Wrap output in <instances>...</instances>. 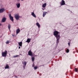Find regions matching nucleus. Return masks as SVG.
I'll list each match as a JSON object with an SVG mask.
<instances>
[{"label": "nucleus", "instance_id": "nucleus-1", "mask_svg": "<svg viewBox=\"0 0 78 78\" xmlns=\"http://www.w3.org/2000/svg\"><path fill=\"white\" fill-rule=\"evenodd\" d=\"M54 35L57 39H60V36L59 34V32L55 31L54 32Z\"/></svg>", "mask_w": 78, "mask_h": 78}, {"label": "nucleus", "instance_id": "nucleus-2", "mask_svg": "<svg viewBox=\"0 0 78 78\" xmlns=\"http://www.w3.org/2000/svg\"><path fill=\"white\" fill-rule=\"evenodd\" d=\"M8 52L7 51H5V52H2V56L5 57V56H6V55H7V53Z\"/></svg>", "mask_w": 78, "mask_h": 78}, {"label": "nucleus", "instance_id": "nucleus-3", "mask_svg": "<svg viewBox=\"0 0 78 78\" xmlns=\"http://www.w3.org/2000/svg\"><path fill=\"white\" fill-rule=\"evenodd\" d=\"M15 17L16 20H19L20 18V16H19V14H16L15 15Z\"/></svg>", "mask_w": 78, "mask_h": 78}, {"label": "nucleus", "instance_id": "nucleus-4", "mask_svg": "<svg viewBox=\"0 0 78 78\" xmlns=\"http://www.w3.org/2000/svg\"><path fill=\"white\" fill-rule=\"evenodd\" d=\"M5 11V9L4 8H1L0 9V14L1 13H3V12Z\"/></svg>", "mask_w": 78, "mask_h": 78}, {"label": "nucleus", "instance_id": "nucleus-5", "mask_svg": "<svg viewBox=\"0 0 78 78\" xmlns=\"http://www.w3.org/2000/svg\"><path fill=\"white\" fill-rule=\"evenodd\" d=\"M9 16L10 18V20H11L12 22H13L14 21V20L13 19V17L11 16V15L10 14H9Z\"/></svg>", "mask_w": 78, "mask_h": 78}, {"label": "nucleus", "instance_id": "nucleus-6", "mask_svg": "<svg viewBox=\"0 0 78 78\" xmlns=\"http://www.w3.org/2000/svg\"><path fill=\"white\" fill-rule=\"evenodd\" d=\"M16 5L17 8H19L20 7V3H17L16 4Z\"/></svg>", "mask_w": 78, "mask_h": 78}, {"label": "nucleus", "instance_id": "nucleus-7", "mask_svg": "<svg viewBox=\"0 0 78 78\" xmlns=\"http://www.w3.org/2000/svg\"><path fill=\"white\" fill-rule=\"evenodd\" d=\"M28 55L30 56H32L33 55V53L31 52V50H30L28 52Z\"/></svg>", "mask_w": 78, "mask_h": 78}, {"label": "nucleus", "instance_id": "nucleus-8", "mask_svg": "<svg viewBox=\"0 0 78 78\" xmlns=\"http://www.w3.org/2000/svg\"><path fill=\"white\" fill-rule=\"evenodd\" d=\"M31 15L32 16H33V17H35V18H36V15H35L34 12H31Z\"/></svg>", "mask_w": 78, "mask_h": 78}, {"label": "nucleus", "instance_id": "nucleus-9", "mask_svg": "<svg viewBox=\"0 0 78 78\" xmlns=\"http://www.w3.org/2000/svg\"><path fill=\"white\" fill-rule=\"evenodd\" d=\"M20 32V30L19 29H17L16 32V34H17L19 33Z\"/></svg>", "mask_w": 78, "mask_h": 78}, {"label": "nucleus", "instance_id": "nucleus-10", "mask_svg": "<svg viewBox=\"0 0 78 78\" xmlns=\"http://www.w3.org/2000/svg\"><path fill=\"white\" fill-rule=\"evenodd\" d=\"M6 18H3L2 19V22H5V21H6Z\"/></svg>", "mask_w": 78, "mask_h": 78}, {"label": "nucleus", "instance_id": "nucleus-11", "mask_svg": "<svg viewBox=\"0 0 78 78\" xmlns=\"http://www.w3.org/2000/svg\"><path fill=\"white\" fill-rule=\"evenodd\" d=\"M23 64V65H24L25 66L27 65V62L24 61L23 62H22Z\"/></svg>", "mask_w": 78, "mask_h": 78}, {"label": "nucleus", "instance_id": "nucleus-12", "mask_svg": "<svg viewBox=\"0 0 78 78\" xmlns=\"http://www.w3.org/2000/svg\"><path fill=\"white\" fill-rule=\"evenodd\" d=\"M65 5V2L64 0L62 1L61 5Z\"/></svg>", "mask_w": 78, "mask_h": 78}, {"label": "nucleus", "instance_id": "nucleus-13", "mask_svg": "<svg viewBox=\"0 0 78 78\" xmlns=\"http://www.w3.org/2000/svg\"><path fill=\"white\" fill-rule=\"evenodd\" d=\"M18 44H19V45L20 46V47H22V42H19L18 43Z\"/></svg>", "mask_w": 78, "mask_h": 78}, {"label": "nucleus", "instance_id": "nucleus-14", "mask_svg": "<svg viewBox=\"0 0 78 78\" xmlns=\"http://www.w3.org/2000/svg\"><path fill=\"white\" fill-rule=\"evenodd\" d=\"M47 12H43V17H45V16L47 14Z\"/></svg>", "mask_w": 78, "mask_h": 78}, {"label": "nucleus", "instance_id": "nucleus-15", "mask_svg": "<svg viewBox=\"0 0 78 78\" xmlns=\"http://www.w3.org/2000/svg\"><path fill=\"white\" fill-rule=\"evenodd\" d=\"M30 41H31V39L28 38L27 39L26 42H27L28 43H29V42H30Z\"/></svg>", "mask_w": 78, "mask_h": 78}, {"label": "nucleus", "instance_id": "nucleus-16", "mask_svg": "<svg viewBox=\"0 0 78 78\" xmlns=\"http://www.w3.org/2000/svg\"><path fill=\"white\" fill-rule=\"evenodd\" d=\"M46 5H47V4L46 3H45L42 5V7H43V8H45V7L46 6Z\"/></svg>", "mask_w": 78, "mask_h": 78}, {"label": "nucleus", "instance_id": "nucleus-17", "mask_svg": "<svg viewBox=\"0 0 78 78\" xmlns=\"http://www.w3.org/2000/svg\"><path fill=\"white\" fill-rule=\"evenodd\" d=\"M36 25H37V26L38 28H40V24H39V23H37Z\"/></svg>", "mask_w": 78, "mask_h": 78}, {"label": "nucleus", "instance_id": "nucleus-18", "mask_svg": "<svg viewBox=\"0 0 78 78\" xmlns=\"http://www.w3.org/2000/svg\"><path fill=\"white\" fill-rule=\"evenodd\" d=\"M8 28L9 31H10V28H11V25H10L9 24L8 25Z\"/></svg>", "mask_w": 78, "mask_h": 78}, {"label": "nucleus", "instance_id": "nucleus-19", "mask_svg": "<svg viewBox=\"0 0 78 78\" xmlns=\"http://www.w3.org/2000/svg\"><path fill=\"white\" fill-rule=\"evenodd\" d=\"M5 69H9V66H8V65H7L5 67Z\"/></svg>", "mask_w": 78, "mask_h": 78}, {"label": "nucleus", "instance_id": "nucleus-20", "mask_svg": "<svg viewBox=\"0 0 78 78\" xmlns=\"http://www.w3.org/2000/svg\"><path fill=\"white\" fill-rule=\"evenodd\" d=\"M57 43H58L59 42V38L57 39Z\"/></svg>", "mask_w": 78, "mask_h": 78}, {"label": "nucleus", "instance_id": "nucleus-21", "mask_svg": "<svg viewBox=\"0 0 78 78\" xmlns=\"http://www.w3.org/2000/svg\"><path fill=\"white\" fill-rule=\"evenodd\" d=\"M32 61H34V58L32 57Z\"/></svg>", "mask_w": 78, "mask_h": 78}, {"label": "nucleus", "instance_id": "nucleus-22", "mask_svg": "<svg viewBox=\"0 0 78 78\" xmlns=\"http://www.w3.org/2000/svg\"><path fill=\"white\" fill-rule=\"evenodd\" d=\"M34 69L35 70H36V69H37V66H34Z\"/></svg>", "mask_w": 78, "mask_h": 78}, {"label": "nucleus", "instance_id": "nucleus-23", "mask_svg": "<svg viewBox=\"0 0 78 78\" xmlns=\"http://www.w3.org/2000/svg\"><path fill=\"white\" fill-rule=\"evenodd\" d=\"M9 41H6V44H9Z\"/></svg>", "mask_w": 78, "mask_h": 78}, {"label": "nucleus", "instance_id": "nucleus-24", "mask_svg": "<svg viewBox=\"0 0 78 78\" xmlns=\"http://www.w3.org/2000/svg\"><path fill=\"white\" fill-rule=\"evenodd\" d=\"M66 52H67V53H69V49H67V50Z\"/></svg>", "mask_w": 78, "mask_h": 78}, {"label": "nucleus", "instance_id": "nucleus-25", "mask_svg": "<svg viewBox=\"0 0 78 78\" xmlns=\"http://www.w3.org/2000/svg\"><path fill=\"white\" fill-rule=\"evenodd\" d=\"M18 56H19V55H16L14 56V58H16V57H18Z\"/></svg>", "mask_w": 78, "mask_h": 78}, {"label": "nucleus", "instance_id": "nucleus-26", "mask_svg": "<svg viewBox=\"0 0 78 78\" xmlns=\"http://www.w3.org/2000/svg\"><path fill=\"white\" fill-rule=\"evenodd\" d=\"M75 70L76 72H77V71L78 70V69H77V68H76L75 69Z\"/></svg>", "mask_w": 78, "mask_h": 78}, {"label": "nucleus", "instance_id": "nucleus-27", "mask_svg": "<svg viewBox=\"0 0 78 78\" xmlns=\"http://www.w3.org/2000/svg\"><path fill=\"white\" fill-rule=\"evenodd\" d=\"M68 44L69 45H70V43H68Z\"/></svg>", "mask_w": 78, "mask_h": 78}, {"label": "nucleus", "instance_id": "nucleus-28", "mask_svg": "<svg viewBox=\"0 0 78 78\" xmlns=\"http://www.w3.org/2000/svg\"><path fill=\"white\" fill-rule=\"evenodd\" d=\"M23 67L24 69H25V66H23Z\"/></svg>", "mask_w": 78, "mask_h": 78}, {"label": "nucleus", "instance_id": "nucleus-29", "mask_svg": "<svg viewBox=\"0 0 78 78\" xmlns=\"http://www.w3.org/2000/svg\"><path fill=\"white\" fill-rule=\"evenodd\" d=\"M12 36L14 37V36H15V35H13V34H12Z\"/></svg>", "mask_w": 78, "mask_h": 78}, {"label": "nucleus", "instance_id": "nucleus-30", "mask_svg": "<svg viewBox=\"0 0 78 78\" xmlns=\"http://www.w3.org/2000/svg\"><path fill=\"white\" fill-rule=\"evenodd\" d=\"M19 49H20V47L19 46Z\"/></svg>", "mask_w": 78, "mask_h": 78}, {"label": "nucleus", "instance_id": "nucleus-31", "mask_svg": "<svg viewBox=\"0 0 78 78\" xmlns=\"http://www.w3.org/2000/svg\"><path fill=\"white\" fill-rule=\"evenodd\" d=\"M2 25V24H1V23H0V26H1Z\"/></svg>", "mask_w": 78, "mask_h": 78}, {"label": "nucleus", "instance_id": "nucleus-32", "mask_svg": "<svg viewBox=\"0 0 78 78\" xmlns=\"http://www.w3.org/2000/svg\"><path fill=\"white\" fill-rule=\"evenodd\" d=\"M34 65H33V67H34Z\"/></svg>", "mask_w": 78, "mask_h": 78}, {"label": "nucleus", "instance_id": "nucleus-33", "mask_svg": "<svg viewBox=\"0 0 78 78\" xmlns=\"http://www.w3.org/2000/svg\"><path fill=\"white\" fill-rule=\"evenodd\" d=\"M21 0L22 1H23V0Z\"/></svg>", "mask_w": 78, "mask_h": 78}]
</instances>
